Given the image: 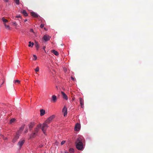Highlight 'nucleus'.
Returning a JSON list of instances; mask_svg holds the SVG:
<instances>
[{
  "instance_id": "33",
  "label": "nucleus",
  "mask_w": 153,
  "mask_h": 153,
  "mask_svg": "<svg viewBox=\"0 0 153 153\" xmlns=\"http://www.w3.org/2000/svg\"><path fill=\"white\" fill-rule=\"evenodd\" d=\"M71 79L73 80V81L75 80V78L74 77H73V76H71Z\"/></svg>"
},
{
  "instance_id": "6",
  "label": "nucleus",
  "mask_w": 153,
  "mask_h": 153,
  "mask_svg": "<svg viewBox=\"0 0 153 153\" xmlns=\"http://www.w3.org/2000/svg\"><path fill=\"white\" fill-rule=\"evenodd\" d=\"M25 142V140L23 139H21L18 143V145L19 146V149H20L22 146Z\"/></svg>"
},
{
  "instance_id": "28",
  "label": "nucleus",
  "mask_w": 153,
  "mask_h": 153,
  "mask_svg": "<svg viewBox=\"0 0 153 153\" xmlns=\"http://www.w3.org/2000/svg\"><path fill=\"white\" fill-rule=\"evenodd\" d=\"M35 71L36 72H38L39 71V68L38 67H36V68L35 69Z\"/></svg>"
},
{
  "instance_id": "1",
  "label": "nucleus",
  "mask_w": 153,
  "mask_h": 153,
  "mask_svg": "<svg viewBox=\"0 0 153 153\" xmlns=\"http://www.w3.org/2000/svg\"><path fill=\"white\" fill-rule=\"evenodd\" d=\"M83 139V137H79L77 138L76 141V147L79 150H82L83 149L82 143Z\"/></svg>"
},
{
  "instance_id": "37",
  "label": "nucleus",
  "mask_w": 153,
  "mask_h": 153,
  "mask_svg": "<svg viewBox=\"0 0 153 153\" xmlns=\"http://www.w3.org/2000/svg\"><path fill=\"white\" fill-rule=\"evenodd\" d=\"M3 1H5V2H8V0H3Z\"/></svg>"
},
{
  "instance_id": "10",
  "label": "nucleus",
  "mask_w": 153,
  "mask_h": 153,
  "mask_svg": "<svg viewBox=\"0 0 153 153\" xmlns=\"http://www.w3.org/2000/svg\"><path fill=\"white\" fill-rule=\"evenodd\" d=\"M80 128V125L79 124L77 123L75 126V131L79 130Z\"/></svg>"
},
{
  "instance_id": "38",
  "label": "nucleus",
  "mask_w": 153,
  "mask_h": 153,
  "mask_svg": "<svg viewBox=\"0 0 153 153\" xmlns=\"http://www.w3.org/2000/svg\"><path fill=\"white\" fill-rule=\"evenodd\" d=\"M27 19H25V20H24V22H26V21H27Z\"/></svg>"
},
{
  "instance_id": "7",
  "label": "nucleus",
  "mask_w": 153,
  "mask_h": 153,
  "mask_svg": "<svg viewBox=\"0 0 153 153\" xmlns=\"http://www.w3.org/2000/svg\"><path fill=\"white\" fill-rule=\"evenodd\" d=\"M62 112L64 113V116H66L67 114V108L65 106L63 108L62 110Z\"/></svg>"
},
{
  "instance_id": "5",
  "label": "nucleus",
  "mask_w": 153,
  "mask_h": 153,
  "mask_svg": "<svg viewBox=\"0 0 153 153\" xmlns=\"http://www.w3.org/2000/svg\"><path fill=\"white\" fill-rule=\"evenodd\" d=\"M42 126V124H39L36 127L34 128V132L36 134H37L39 129L41 128Z\"/></svg>"
},
{
  "instance_id": "20",
  "label": "nucleus",
  "mask_w": 153,
  "mask_h": 153,
  "mask_svg": "<svg viewBox=\"0 0 153 153\" xmlns=\"http://www.w3.org/2000/svg\"><path fill=\"white\" fill-rule=\"evenodd\" d=\"M52 52L56 56H58L59 55L58 53L55 50H52Z\"/></svg>"
},
{
  "instance_id": "13",
  "label": "nucleus",
  "mask_w": 153,
  "mask_h": 153,
  "mask_svg": "<svg viewBox=\"0 0 153 153\" xmlns=\"http://www.w3.org/2000/svg\"><path fill=\"white\" fill-rule=\"evenodd\" d=\"M31 15L35 18H37L38 17V15L34 12H32L31 13Z\"/></svg>"
},
{
  "instance_id": "24",
  "label": "nucleus",
  "mask_w": 153,
  "mask_h": 153,
  "mask_svg": "<svg viewBox=\"0 0 153 153\" xmlns=\"http://www.w3.org/2000/svg\"><path fill=\"white\" fill-rule=\"evenodd\" d=\"M69 151L70 153H73L74 152V150L73 149L70 148L69 149Z\"/></svg>"
},
{
  "instance_id": "39",
  "label": "nucleus",
  "mask_w": 153,
  "mask_h": 153,
  "mask_svg": "<svg viewBox=\"0 0 153 153\" xmlns=\"http://www.w3.org/2000/svg\"><path fill=\"white\" fill-rule=\"evenodd\" d=\"M45 48H46L45 46H44L43 48V49L45 50Z\"/></svg>"
},
{
  "instance_id": "41",
  "label": "nucleus",
  "mask_w": 153,
  "mask_h": 153,
  "mask_svg": "<svg viewBox=\"0 0 153 153\" xmlns=\"http://www.w3.org/2000/svg\"><path fill=\"white\" fill-rule=\"evenodd\" d=\"M65 153H68V152H65Z\"/></svg>"
},
{
  "instance_id": "34",
  "label": "nucleus",
  "mask_w": 153,
  "mask_h": 153,
  "mask_svg": "<svg viewBox=\"0 0 153 153\" xmlns=\"http://www.w3.org/2000/svg\"><path fill=\"white\" fill-rule=\"evenodd\" d=\"M44 26V25L43 24H41V25H40V27L41 28H42Z\"/></svg>"
},
{
  "instance_id": "15",
  "label": "nucleus",
  "mask_w": 153,
  "mask_h": 153,
  "mask_svg": "<svg viewBox=\"0 0 153 153\" xmlns=\"http://www.w3.org/2000/svg\"><path fill=\"white\" fill-rule=\"evenodd\" d=\"M25 125H23L20 128L19 130L18 131V132H19L20 133V134H21L22 131L25 128Z\"/></svg>"
},
{
  "instance_id": "36",
  "label": "nucleus",
  "mask_w": 153,
  "mask_h": 153,
  "mask_svg": "<svg viewBox=\"0 0 153 153\" xmlns=\"http://www.w3.org/2000/svg\"><path fill=\"white\" fill-rule=\"evenodd\" d=\"M30 32H32L33 33H34L33 30V29H31L30 30Z\"/></svg>"
},
{
  "instance_id": "17",
  "label": "nucleus",
  "mask_w": 153,
  "mask_h": 153,
  "mask_svg": "<svg viewBox=\"0 0 153 153\" xmlns=\"http://www.w3.org/2000/svg\"><path fill=\"white\" fill-rule=\"evenodd\" d=\"M37 135L34 132L32 133L30 135V138H33L36 137Z\"/></svg>"
},
{
  "instance_id": "30",
  "label": "nucleus",
  "mask_w": 153,
  "mask_h": 153,
  "mask_svg": "<svg viewBox=\"0 0 153 153\" xmlns=\"http://www.w3.org/2000/svg\"><path fill=\"white\" fill-rule=\"evenodd\" d=\"M33 56L34 57V60H36L37 59V57L35 55H33Z\"/></svg>"
},
{
  "instance_id": "32",
  "label": "nucleus",
  "mask_w": 153,
  "mask_h": 153,
  "mask_svg": "<svg viewBox=\"0 0 153 153\" xmlns=\"http://www.w3.org/2000/svg\"><path fill=\"white\" fill-rule=\"evenodd\" d=\"M13 23L14 25L16 26L17 25V24L16 23V22H13Z\"/></svg>"
},
{
  "instance_id": "19",
  "label": "nucleus",
  "mask_w": 153,
  "mask_h": 153,
  "mask_svg": "<svg viewBox=\"0 0 153 153\" xmlns=\"http://www.w3.org/2000/svg\"><path fill=\"white\" fill-rule=\"evenodd\" d=\"M22 13L25 16H27V13L26 11L25 10H23L22 12Z\"/></svg>"
},
{
  "instance_id": "25",
  "label": "nucleus",
  "mask_w": 153,
  "mask_h": 153,
  "mask_svg": "<svg viewBox=\"0 0 153 153\" xmlns=\"http://www.w3.org/2000/svg\"><path fill=\"white\" fill-rule=\"evenodd\" d=\"M14 0L17 4H19V0Z\"/></svg>"
},
{
  "instance_id": "11",
  "label": "nucleus",
  "mask_w": 153,
  "mask_h": 153,
  "mask_svg": "<svg viewBox=\"0 0 153 153\" xmlns=\"http://www.w3.org/2000/svg\"><path fill=\"white\" fill-rule=\"evenodd\" d=\"M80 103L82 108H83L84 107V100L81 98H79Z\"/></svg>"
},
{
  "instance_id": "18",
  "label": "nucleus",
  "mask_w": 153,
  "mask_h": 153,
  "mask_svg": "<svg viewBox=\"0 0 153 153\" xmlns=\"http://www.w3.org/2000/svg\"><path fill=\"white\" fill-rule=\"evenodd\" d=\"M35 46L36 48V49L38 50L39 48V45L37 42H35Z\"/></svg>"
},
{
  "instance_id": "29",
  "label": "nucleus",
  "mask_w": 153,
  "mask_h": 153,
  "mask_svg": "<svg viewBox=\"0 0 153 153\" xmlns=\"http://www.w3.org/2000/svg\"><path fill=\"white\" fill-rule=\"evenodd\" d=\"M65 142L66 141L65 140L62 141L61 143V145H63L65 143Z\"/></svg>"
},
{
  "instance_id": "40",
  "label": "nucleus",
  "mask_w": 153,
  "mask_h": 153,
  "mask_svg": "<svg viewBox=\"0 0 153 153\" xmlns=\"http://www.w3.org/2000/svg\"><path fill=\"white\" fill-rule=\"evenodd\" d=\"M4 140H6L7 139L6 137H5L4 139Z\"/></svg>"
},
{
  "instance_id": "42",
  "label": "nucleus",
  "mask_w": 153,
  "mask_h": 153,
  "mask_svg": "<svg viewBox=\"0 0 153 153\" xmlns=\"http://www.w3.org/2000/svg\"><path fill=\"white\" fill-rule=\"evenodd\" d=\"M56 88L57 89H58V87H57V86H56Z\"/></svg>"
},
{
  "instance_id": "8",
  "label": "nucleus",
  "mask_w": 153,
  "mask_h": 153,
  "mask_svg": "<svg viewBox=\"0 0 153 153\" xmlns=\"http://www.w3.org/2000/svg\"><path fill=\"white\" fill-rule=\"evenodd\" d=\"M50 37L48 35H45L43 37V39L45 41H47L49 40L50 39Z\"/></svg>"
},
{
  "instance_id": "9",
  "label": "nucleus",
  "mask_w": 153,
  "mask_h": 153,
  "mask_svg": "<svg viewBox=\"0 0 153 153\" xmlns=\"http://www.w3.org/2000/svg\"><path fill=\"white\" fill-rule=\"evenodd\" d=\"M34 125L35 124L33 122H31L28 124V126L30 130L32 129Z\"/></svg>"
},
{
  "instance_id": "4",
  "label": "nucleus",
  "mask_w": 153,
  "mask_h": 153,
  "mask_svg": "<svg viewBox=\"0 0 153 153\" xmlns=\"http://www.w3.org/2000/svg\"><path fill=\"white\" fill-rule=\"evenodd\" d=\"M55 117V115H53L50 117H49L46 120H45V123H47L48 124L50 123L52 121L53 119Z\"/></svg>"
},
{
  "instance_id": "3",
  "label": "nucleus",
  "mask_w": 153,
  "mask_h": 153,
  "mask_svg": "<svg viewBox=\"0 0 153 153\" xmlns=\"http://www.w3.org/2000/svg\"><path fill=\"white\" fill-rule=\"evenodd\" d=\"M20 135V133L19 132H17L16 133V135L15 136L14 138H13V140L12 142L13 143L15 142L17 140L19 139V136Z\"/></svg>"
},
{
  "instance_id": "14",
  "label": "nucleus",
  "mask_w": 153,
  "mask_h": 153,
  "mask_svg": "<svg viewBox=\"0 0 153 153\" xmlns=\"http://www.w3.org/2000/svg\"><path fill=\"white\" fill-rule=\"evenodd\" d=\"M61 93L62 95L63 98L66 100H67L68 99L66 95L63 91L61 92Z\"/></svg>"
},
{
  "instance_id": "22",
  "label": "nucleus",
  "mask_w": 153,
  "mask_h": 153,
  "mask_svg": "<svg viewBox=\"0 0 153 153\" xmlns=\"http://www.w3.org/2000/svg\"><path fill=\"white\" fill-rule=\"evenodd\" d=\"M2 20L4 23V24H5V23L7 22H8V21L7 19H5L4 17H3L2 18Z\"/></svg>"
},
{
  "instance_id": "12",
  "label": "nucleus",
  "mask_w": 153,
  "mask_h": 153,
  "mask_svg": "<svg viewBox=\"0 0 153 153\" xmlns=\"http://www.w3.org/2000/svg\"><path fill=\"white\" fill-rule=\"evenodd\" d=\"M52 101L53 102H56L57 100V97L56 96L53 95L52 97Z\"/></svg>"
},
{
  "instance_id": "35",
  "label": "nucleus",
  "mask_w": 153,
  "mask_h": 153,
  "mask_svg": "<svg viewBox=\"0 0 153 153\" xmlns=\"http://www.w3.org/2000/svg\"><path fill=\"white\" fill-rule=\"evenodd\" d=\"M28 130L27 129L26 131H25V133H27L28 132Z\"/></svg>"
},
{
  "instance_id": "27",
  "label": "nucleus",
  "mask_w": 153,
  "mask_h": 153,
  "mask_svg": "<svg viewBox=\"0 0 153 153\" xmlns=\"http://www.w3.org/2000/svg\"><path fill=\"white\" fill-rule=\"evenodd\" d=\"M20 81L18 80H16L15 81H14V83H16V82L18 83H20Z\"/></svg>"
},
{
  "instance_id": "23",
  "label": "nucleus",
  "mask_w": 153,
  "mask_h": 153,
  "mask_svg": "<svg viewBox=\"0 0 153 153\" xmlns=\"http://www.w3.org/2000/svg\"><path fill=\"white\" fill-rule=\"evenodd\" d=\"M15 120H16L14 118H13V119H11L10 121V123L11 124V123H12L14 122H15Z\"/></svg>"
},
{
  "instance_id": "21",
  "label": "nucleus",
  "mask_w": 153,
  "mask_h": 153,
  "mask_svg": "<svg viewBox=\"0 0 153 153\" xmlns=\"http://www.w3.org/2000/svg\"><path fill=\"white\" fill-rule=\"evenodd\" d=\"M29 44L28 45V46L29 47H32L34 45V43L33 42H31L30 41L29 42Z\"/></svg>"
},
{
  "instance_id": "26",
  "label": "nucleus",
  "mask_w": 153,
  "mask_h": 153,
  "mask_svg": "<svg viewBox=\"0 0 153 153\" xmlns=\"http://www.w3.org/2000/svg\"><path fill=\"white\" fill-rule=\"evenodd\" d=\"M4 25L6 28L8 29H10V26L9 25H6L5 24H4Z\"/></svg>"
},
{
  "instance_id": "31",
  "label": "nucleus",
  "mask_w": 153,
  "mask_h": 153,
  "mask_svg": "<svg viewBox=\"0 0 153 153\" xmlns=\"http://www.w3.org/2000/svg\"><path fill=\"white\" fill-rule=\"evenodd\" d=\"M16 18H21V16L20 15H19L16 16V17L15 18V20H16Z\"/></svg>"
},
{
  "instance_id": "2",
  "label": "nucleus",
  "mask_w": 153,
  "mask_h": 153,
  "mask_svg": "<svg viewBox=\"0 0 153 153\" xmlns=\"http://www.w3.org/2000/svg\"><path fill=\"white\" fill-rule=\"evenodd\" d=\"M48 123H45V122L42 125V130L45 134V131L48 127Z\"/></svg>"
},
{
  "instance_id": "16",
  "label": "nucleus",
  "mask_w": 153,
  "mask_h": 153,
  "mask_svg": "<svg viewBox=\"0 0 153 153\" xmlns=\"http://www.w3.org/2000/svg\"><path fill=\"white\" fill-rule=\"evenodd\" d=\"M40 116H42L44 115L45 114V110L42 109L40 110Z\"/></svg>"
}]
</instances>
